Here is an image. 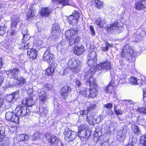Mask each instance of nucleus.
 <instances>
[{"mask_svg": "<svg viewBox=\"0 0 146 146\" xmlns=\"http://www.w3.org/2000/svg\"><path fill=\"white\" fill-rule=\"evenodd\" d=\"M77 31L75 29H70L65 33V36L67 38H68L70 45L74 44L80 41V38L77 35Z\"/></svg>", "mask_w": 146, "mask_h": 146, "instance_id": "nucleus-1", "label": "nucleus"}, {"mask_svg": "<svg viewBox=\"0 0 146 146\" xmlns=\"http://www.w3.org/2000/svg\"><path fill=\"white\" fill-rule=\"evenodd\" d=\"M67 65L70 69L76 73L79 72L80 70L81 63L78 59L73 58L69 60L67 62Z\"/></svg>", "mask_w": 146, "mask_h": 146, "instance_id": "nucleus-2", "label": "nucleus"}, {"mask_svg": "<svg viewBox=\"0 0 146 146\" xmlns=\"http://www.w3.org/2000/svg\"><path fill=\"white\" fill-rule=\"evenodd\" d=\"M79 93L80 94L88 98L95 97L98 94L97 89L95 88L88 89L85 88H82L80 90Z\"/></svg>", "mask_w": 146, "mask_h": 146, "instance_id": "nucleus-3", "label": "nucleus"}, {"mask_svg": "<svg viewBox=\"0 0 146 146\" xmlns=\"http://www.w3.org/2000/svg\"><path fill=\"white\" fill-rule=\"evenodd\" d=\"M96 72V69L94 70V68H91L90 70L88 71L85 74V77L86 78L89 77V78L86 82V84L87 85H89L91 87L96 88L97 86V84L95 82V79L92 76Z\"/></svg>", "mask_w": 146, "mask_h": 146, "instance_id": "nucleus-4", "label": "nucleus"}, {"mask_svg": "<svg viewBox=\"0 0 146 146\" xmlns=\"http://www.w3.org/2000/svg\"><path fill=\"white\" fill-rule=\"evenodd\" d=\"M137 52L132 50L129 45H126L125 46L121 53V56L123 57L127 58L129 60L131 59L132 56H136Z\"/></svg>", "mask_w": 146, "mask_h": 146, "instance_id": "nucleus-5", "label": "nucleus"}, {"mask_svg": "<svg viewBox=\"0 0 146 146\" xmlns=\"http://www.w3.org/2000/svg\"><path fill=\"white\" fill-rule=\"evenodd\" d=\"M30 90L32 91V93H31L29 96L23 100L22 102L23 104L28 107L31 106L34 104L35 102L34 100V98L37 94L36 92L33 91L32 90Z\"/></svg>", "mask_w": 146, "mask_h": 146, "instance_id": "nucleus-6", "label": "nucleus"}, {"mask_svg": "<svg viewBox=\"0 0 146 146\" xmlns=\"http://www.w3.org/2000/svg\"><path fill=\"white\" fill-rule=\"evenodd\" d=\"M64 134L65 139L68 142L73 141L77 136L76 132L72 131L68 128H65Z\"/></svg>", "mask_w": 146, "mask_h": 146, "instance_id": "nucleus-7", "label": "nucleus"}, {"mask_svg": "<svg viewBox=\"0 0 146 146\" xmlns=\"http://www.w3.org/2000/svg\"><path fill=\"white\" fill-rule=\"evenodd\" d=\"M17 111L16 114L17 115L24 116L27 114H29L30 113L29 110L26 107L22 106L21 105L18 106L15 109Z\"/></svg>", "mask_w": 146, "mask_h": 146, "instance_id": "nucleus-8", "label": "nucleus"}, {"mask_svg": "<svg viewBox=\"0 0 146 146\" xmlns=\"http://www.w3.org/2000/svg\"><path fill=\"white\" fill-rule=\"evenodd\" d=\"M60 26L58 24L54 25L52 29V34L51 38L53 40L57 39L60 34Z\"/></svg>", "mask_w": 146, "mask_h": 146, "instance_id": "nucleus-9", "label": "nucleus"}, {"mask_svg": "<svg viewBox=\"0 0 146 146\" xmlns=\"http://www.w3.org/2000/svg\"><path fill=\"white\" fill-rule=\"evenodd\" d=\"M111 64L108 61H106L100 63L97 65L95 67L92 68H94V70L96 69V71L98 69V70H103L106 71L108 70L110 68Z\"/></svg>", "mask_w": 146, "mask_h": 146, "instance_id": "nucleus-10", "label": "nucleus"}, {"mask_svg": "<svg viewBox=\"0 0 146 146\" xmlns=\"http://www.w3.org/2000/svg\"><path fill=\"white\" fill-rule=\"evenodd\" d=\"M20 71L19 69L14 68L11 70L7 71L6 73L9 78L16 79L18 77Z\"/></svg>", "mask_w": 146, "mask_h": 146, "instance_id": "nucleus-11", "label": "nucleus"}, {"mask_svg": "<svg viewBox=\"0 0 146 146\" xmlns=\"http://www.w3.org/2000/svg\"><path fill=\"white\" fill-rule=\"evenodd\" d=\"M79 17V14L78 11H75L72 15L69 16L68 19L70 24L76 25L77 24Z\"/></svg>", "mask_w": 146, "mask_h": 146, "instance_id": "nucleus-12", "label": "nucleus"}, {"mask_svg": "<svg viewBox=\"0 0 146 146\" xmlns=\"http://www.w3.org/2000/svg\"><path fill=\"white\" fill-rule=\"evenodd\" d=\"M87 48H88L89 50V54L88 55V59H93L95 60H97V54L96 52L93 50V48L94 46L93 45L91 46L90 44H86Z\"/></svg>", "mask_w": 146, "mask_h": 146, "instance_id": "nucleus-13", "label": "nucleus"}, {"mask_svg": "<svg viewBox=\"0 0 146 146\" xmlns=\"http://www.w3.org/2000/svg\"><path fill=\"white\" fill-rule=\"evenodd\" d=\"M50 50H47L44 53L43 56V59L44 61H46L49 64H54L52 59L53 54L50 53Z\"/></svg>", "mask_w": 146, "mask_h": 146, "instance_id": "nucleus-14", "label": "nucleus"}, {"mask_svg": "<svg viewBox=\"0 0 146 146\" xmlns=\"http://www.w3.org/2000/svg\"><path fill=\"white\" fill-rule=\"evenodd\" d=\"M85 50L84 47L83 45L78 44L75 46L74 52L75 54L80 55L82 54Z\"/></svg>", "mask_w": 146, "mask_h": 146, "instance_id": "nucleus-15", "label": "nucleus"}, {"mask_svg": "<svg viewBox=\"0 0 146 146\" xmlns=\"http://www.w3.org/2000/svg\"><path fill=\"white\" fill-rule=\"evenodd\" d=\"M58 5L59 8H62V6H64L67 5H69L75 7L76 5L75 4L72 3L71 1L68 0H58Z\"/></svg>", "mask_w": 146, "mask_h": 146, "instance_id": "nucleus-16", "label": "nucleus"}, {"mask_svg": "<svg viewBox=\"0 0 146 146\" xmlns=\"http://www.w3.org/2000/svg\"><path fill=\"white\" fill-rule=\"evenodd\" d=\"M50 65V66L45 70V74L47 75L51 76L53 74L56 66L54 63Z\"/></svg>", "mask_w": 146, "mask_h": 146, "instance_id": "nucleus-17", "label": "nucleus"}, {"mask_svg": "<svg viewBox=\"0 0 146 146\" xmlns=\"http://www.w3.org/2000/svg\"><path fill=\"white\" fill-rule=\"evenodd\" d=\"M70 88L68 86L63 87L61 90V95L63 98H66L70 92Z\"/></svg>", "mask_w": 146, "mask_h": 146, "instance_id": "nucleus-18", "label": "nucleus"}, {"mask_svg": "<svg viewBox=\"0 0 146 146\" xmlns=\"http://www.w3.org/2000/svg\"><path fill=\"white\" fill-rule=\"evenodd\" d=\"M20 21L19 16L17 15H13L11 17V25L13 27H16Z\"/></svg>", "mask_w": 146, "mask_h": 146, "instance_id": "nucleus-19", "label": "nucleus"}, {"mask_svg": "<svg viewBox=\"0 0 146 146\" xmlns=\"http://www.w3.org/2000/svg\"><path fill=\"white\" fill-rule=\"evenodd\" d=\"M18 92H15L11 94L8 95L6 97V100L9 102L14 101L15 100V99L18 97Z\"/></svg>", "mask_w": 146, "mask_h": 146, "instance_id": "nucleus-20", "label": "nucleus"}, {"mask_svg": "<svg viewBox=\"0 0 146 146\" xmlns=\"http://www.w3.org/2000/svg\"><path fill=\"white\" fill-rule=\"evenodd\" d=\"M46 139L49 142L51 143H54L56 140V137L50 133L46 134Z\"/></svg>", "mask_w": 146, "mask_h": 146, "instance_id": "nucleus-21", "label": "nucleus"}, {"mask_svg": "<svg viewBox=\"0 0 146 146\" xmlns=\"http://www.w3.org/2000/svg\"><path fill=\"white\" fill-rule=\"evenodd\" d=\"M27 54L31 58L35 59L36 58L37 51L35 49L29 48L28 49Z\"/></svg>", "mask_w": 146, "mask_h": 146, "instance_id": "nucleus-22", "label": "nucleus"}, {"mask_svg": "<svg viewBox=\"0 0 146 146\" xmlns=\"http://www.w3.org/2000/svg\"><path fill=\"white\" fill-rule=\"evenodd\" d=\"M39 99L43 103L47 100L48 97L46 92L42 91L39 94Z\"/></svg>", "mask_w": 146, "mask_h": 146, "instance_id": "nucleus-23", "label": "nucleus"}, {"mask_svg": "<svg viewBox=\"0 0 146 146\" xmlns=\"http://www.w3.org/2000/svg\"><path fill=\"white\" fill-rule=\"evenodd\" d=\"M118 26V23H115L111 25L110 27H108L107 30L110 33L116 32L117 26Z\"/></svg>", "mask_w": 146, "mask_h": 146, "instance_id": "nucleus-24", "label": "nucleus"}, {"mask_svg": "<svg viewBox=\"0 0 146 146\" xmlns=\"http://www.w3.org/2000/svg\"><path fill=\"white\" fill-rule=\"evenodd\" d=\"M52 9L48 7L42 9L40 14L43 16H48L52 12Z\"/></svg>", "mask_w": 146, "mask_h": 146, "instance_id": "nucleus-25", "label": "nucleus"}, {"mask_svg": "<svg viewBox=\"0 0 146 146\" xmlns=\"http://www.w3.org/2000/svg\"><path fill=\"white\" fill-rule=\"evenodd\" d=\"M16 80H17L16 82V83L21 86H23L26 83V79L21 76L18 77Z\"/></svg>", "mask_w": 146, "mask_h": 146, "instance_id": "nucleus-26", "label": "nucleus"}, {"mask_svg": "<svg viewBox=\"0 0 146 146\" xmlns=\"http://www.w3.org/2000/svg\"><path fill=\"white\" fill-rule=\"evenodd\" d=\"M125 137V134L124 133H123L122 131H120L117 132V138L118 141L123 140Z\"/></svg>", "mask_w": 146, "mask_h": 146, "instance_id": "nucleus-27", "label": "nucleus"}, {"mask_svg": "<svg viewBox=\"0 0 146 146\" xmlns=\"http://www.w3.org/2000/svg\"><path fill=\"white\" fill-rule=\"evenodd\" d=\"M29 136L28 135H25L23 134L20 135L17 137V139L19 141H27L29 138Z\"/></svg>", "mask_w": 146, "mask_h": 146, "instance_id": "nucleus-28", "label": "nucleus"}, {"mask_svg": "<svg viewBox=\"0 0 146 146\" xmlns=\"http://www.w3.org/2000/svg\"><path fill=\"white\" fill-rule=\"evenodd\" d=\"M139 146H146V136L143 135L140 138Z\"/></svg>", "mask_w": 146, "mask_h": 146, "instance_id": "nucleus-29", "label": "nucleus"}, {"mask_svg": "<svg viewBox=\"0 0 146 146\" xmlns=\"http://www.w3.org/2000/svg\"><path fill=\"white\" fill-rule=\"evenodd\" d=\"M131 129L134 133L136 135H139L141 133V131L138 128V126L135 125H132Z\"/></svg>", "mask_w": 146, "mask_h": 146, "instance_id": "nucleus-30", "label": "nucleus"}, {"mask_svg": "<svg viewBox=\"0 0 146 146\" xmlns=\"http://www.w3.org/2000/svg\"><path fill=\"white\" fill-rule=\"evenodd\" d=\"M36 12V10L32 9L29 10L27 14V16L28 17V19L33 18L35 16Z\"/></svg>", "mask_w": 146, "mask_h": 146, "instance_id": "nucleus-31", "label": "nucleus"}, {"mask_svg": "<svg viewBox=\"0 0 146 146\" xmlns=\"http://www.w3.org/2000/svg\"><path fill=\"white\" fill-rule=\"evenodd\" d=\"M95 119L92 121H90L91 124H96L99 123L103 119L102 115H100L99 117L96 118L95 117Z\"/></svg>", "mask_w": 146, "mask_h": 146, "instance_id": "nucleus-32", "label": "nucleus"}, {"mask_svg": "<svg viewBox=\"0 0 146 146\" xmlns=\"http://www.w3.org/2000/svg\"><path fill=\"white\" fill-rule=\"evenodd\" d=\"M135 8L137 10L143 9L145 7V6L141 1H139L135 4Z\"/></svg>", "mask_w": 146, "mask_h": 146, "instance_id": "nucleus-33", "label": "nucleus"}, {"mask_svg": "<svg viewBox=\"0 0 146 146\" xmlns=\"http://www.w3.org/2000/svg\"><path fill=\"white\" fill-rule=\"evenodd\" d=\"M52 87L51 84L46 83L43 85V89L45 91H48L50 90Z\"/></svg>", "mask_w": 146, "mask_h": 146, "instance_id": "nucleus-34", "label": "nucleus"}, {"mask_svg": "<svg viewBox=\"0 0 146 146\" xmlns=\"http://www.w3.org/2000/svg\"><path fill=\"white\" fill-rule=\"evenodd\" d=\"M105 90L107 93L111 94L114 92V88L111 86L108 85L106 87Z\"/></svg>", "mask_w": 146, "mask_h": 146, "instance_id": "nucleus-35", "label": "nucleus"}, {"mask_svg": "<svg viewBox=\"0 0 146 146\" xmlns=\"http://www.w3.org/2000/svg\"><path fill=\"white\" fill-rule=\"evenodd\" d=\"M39 112L41 114L44 115H46L48 112V109L44 107H40L39 108Z\"/></svg>", "mask_w": 146, "mask_h": 146, "instance_id": "nucleus-36", "label": "nucleus"}, {"mask_svg": "<svg viewBox=\"0 0 146 146\" xmlns=\"http://www.w3.org/2000/svg\"><path fill=\"white\" fill-rule=\"evenodd\" d=\"M19 118L15 114H13L12 119L10 121L15 123L16 124H18L19 122Z\"/></svg>", "mask_w": 146, "mask_h": 146, "instance_id": "nucleus-37", "label": "nucleus"}, {"mask_svg": "<svg viewBox=\"0 0 146 146\" xmlns=\"http://www.w3.org/2000/svg\"><path fill=\"white\" fill-rule=\"evenodd\" d=\"M129 83L131 85H136L137 79L134 77H131L129 79Z\"/></svg>", "mask_w": 146, "mask_h": 146, "instance_id": "nucleus-38", "label": "nucleus"}, {"mask_svg": "<svg viewBox=\"0 0 146 146\" xmlns=\"http://www.w3.org/2000/svg\"><path fill=\"white\" fill-rule=\"evenodd\" d=\"M95 23L100 28L103 27V23L100 18H98L96 19L95 21Z\"/></svg>", "mask_w": 146, "mask_h": 146, "instance_id": "nucleus-39", "label": "nucleus"}, {"mask_svg": "<svg viewBox=\"0 0 146 146\" xmlns=\"http://www.w3.org/2000/svg\"><path fill=\"white\" fill-rule=\"evenodd\" d=\"M13 114V112H7L5 114V117L6 119L10 121L12 116Z\"/></svg>", "mask_w": 146, "mask_h": 146, "instance_id": "nucleus-40", "label": "nucleus"}, {"mask_svg": "<svg viewBox=\"0 0 146 146\" xmlns=\"http://www.w3.org/2000/svg\"><path fill=\"white\" fill-rule=\"evenodd\" d=\"M135 110L137 112L143 113H146V108L144 107H139L137 109H135Z\"/></svg>", "mask_w": 146, "mask_h": 146, "instance_id": "nucleus-41", "label": "nucleus"}, {"mask_svg": "<svg viewBox=\"0 0 146 146\" xmlns=\"http://www.w3.org/2000/svg\"><path fill=\"white\" fill-rule=\"evenodd\" d=\"M87 118V120L88 123H89V124L90 125H94L95 124H91L90 123V121H92L94 120V119H95V116H89V115H86Z\"/></svg>", "mask_w": 146, "mask_h": 146, "instance_id": "nucleus-42", "label": "nucleus"}, {"mask_svg": "<svg viewBox=\"0 0 146 146\" xmlns=\"http://www.w3.org/2000/svg\"><path fill=\"white\" fill-rule=\"evenodd\" d=\"M85 134V135L81 137L80 139L81 140H84V139L86 137L87 138L89 137L91 135V133L89 131L87 130L86 131Z\"/></svg>", "mask_w": 146, "mask_h": 146, "instance_id": "nucleus-43", "label": "nucleus"}, {"mask_svg": "<svg viewBox=\"0 0 146 146\" xmlns=\"http://www.w3.org/2000/svg\"><path fill=\"white\" fill-rule=\"evenodd\" d=\"M96 107V105L95 103H92L90 104V106L87 108V110L89 111H92Z\"/></svg>", "mask_w": 146, "mask_h": 146, "instance_id": "nucleus-44", "label": "nucleus"}, {"mask_svg": "<svg viewBox=\"0 0 146 146\" xmlns=\"http://www.w3.org/2000/svg\"><path fill=\"white\" fill-rule=\"evenodd\" d=\"M109 124H110V125H109V128L110 130L111 131L112 130H114L115 129V123L110 121L108 122Z\"/></svg>", "mask_w": 146, "mask_h": 146, "instance_id": "nucleus-45", "label": "nucleus"}, {"mask_svg": "<svg viewBox=\"0 0 146 146\" xmlns=\"http://www.w3.org/2000/svg\"><path fill=\"white\" fill-rule=\"evenodd\" d=\"M135 103L132 100H127L126 102L127 107L129 108H130V107H133Z\"/></svg>", "mask_w": 146, "mask_h": 146, "instance_id": "nucleus-46", "label": "nucleus"}, {"mask_svg": "<svg viewBox=\"0 0 146 146\" xmlns=\"http://www.w3.org/2000/svg\"><path fill=\"white\" fill-rule=\"evenodd\" d=\"M117 106L114 105V111L117 115H121L122 114V111L120 109H117Z\"/></svg>", "mask_w": 146, "mask_h": 146, "instance_id": "nucleus-47", "label": "nucleus"}, {"mask_svg": "<svg viewBox=\"0 0 146 146\" xmlns=\"http://www.w3.org/2000/svg\"><path fill=\"white\" fill-rule=\"evenodd\" d=\"M40 134L37 132L35 133L33 135V140L35 141L38 139L40 138Z\"/></svg>", "mask_w": 146, "mask_h": 146, "instance_id": "nucleus-48", "label": "nucleus"}, {"mask_svg": "<svg viewBox=\"0 0 146 146\" xmlns=\"http://www.w3.org/2000/svg\"><path fill=\"white\" fill-rule=\"evenodd\" d=\"M95 3L96 4V7L99 8L103 5V3L100 1V0H94Z\"/></svg>", "mask_w": 146, "mask_h": 146, "instance_id": "nucleus-49", "label": "nucleus"}, {"mask_svg": "<svg viewBox=\"0 0 146 146\" xmlns=\"http://www.w3.org/2000/svg\"><path fill=\"white\" fill-rule=\"evenodd\" d=\"M117 80L119 84H123L126 83L125 78H119V79H117Z\"/></svg>", "mask_w": 146, "mask_h": 146, "instance_id": "nucleus-50", "label": "nucleus"}, {"mask_svg": "<svg viewBox=\"0 0 146 146\" xmlns=\"http://www.w3.org/2000/svg\"><path fill=\"white\" fill-rule=\"evenodd\" d=\"M94 59H88V64L89 66H92L94 65Z\"/></svg>", "mask_w": 146, "mask_h": 146, "instance_id": "nucleus-51", "label": "nucleus"}, {"mask_svg": "<svg viewBox=\"0 0 146 146\" xmlns=\"http://www.w3.org/2000/svg\"><path fill=\"white\" fill-rule=\"evenodd\" d=\"M27 29L26 28L24 29L23 30L22 33L23 35V37H24V38H25L26 36H28V35L27 34Z\"/></svg>", "mask_w": 146, "mask_h": 146, "instance_id": "nucleus-52", "label": "nucleus"}, {"mask_svg": "<svg viewBox=\"0 0 146 146\" xmlns=\"http://www.w3.org/2000/svg\"><path fill=\"white\" fill-rule=\"evenodd\" d=\"M104 107L109 110H110L112 108L113 105L111 103H108L104 105Z\"/></svg>", "mask_w": 146, "mask_h": 146, "instance_id": "nucleus-53", "label": "nucleus"}, {"mask_svg": "<svg viewBox=\"0 0 146 146\" xmlns=\"http://www.w3.org/2000/svg\"><path fill=\"white\" fill-rule=\"evenodd\" d=\"M119 24L118 23V26H117V33H120L121 31H122L123 29V27L121 26H118Z\"/></svg>", "mask_w": 146, "mask_h": 146, "instance_id": "nucleus-54", "label": "nucleus"}, {"mask_svg": "<svg viewBox=\"0 0 146 146\" xmlns=\"http://www.w3.org/2000/svg\"><path fill=\"white\" fill-rule=\"evenodd\" d=\"M76 84L78 87H80L82 85V83L78 80L76 79Z\"/></svg>", "mask_w": 146, "mask_h": 146, "instance_id": "nucleus-55", "label": "nucleus"}, {"mask_svg": "<svg viewBox=\"0 0 146 146\" xmlns=\"http://www.w3.org/2000/svg\"><path fill=\"white\" fill-rule=\"evenodd\" d=\"M90 29L92 33L91 34L93 35H94L95 34V32L94 30L93 27L92 26H90Z\"/></svg>", "mask_w": 146, "mask_h": 146, "instance_id": "nucleus-56", "label": "nucleus"}, {"mask_svg": "<svg viewBox=\"0 0 146 146\" xmlns=\"http://www.w3.org/2000/svg\"><path fill=\"white\" fill-rule=\"evenodd\" d=\"M1 129H2L1 130V133L3 134L1 135V137L3 138L5 137V134H3L5 132L4 129H5V127H2Z\"/></svg>", "mask_w": 146, "mask_h": 146, "instance_id": "nucleus-57", "label": "nucleus"}, {"mask_svg": "<svg viewBox=\"0 0 146 146\" xmlns=\"http://www.w3.org/2000/svg\"><path fill=\"white\" fill-rule=\"evenodd\" d=\"M109 143L108 141H105L102 142L101 144V146H109Z\"/></svg>", "mask_w": 146, "mask_h": 146, "instance_id": "nucleus-58", "label": "nucleus"}, {"mask_svg": "<svg viewBox=\"0 0 146 146\" xmlns=\"http://www.w3.org/2000/svg\"><path fill=\"white\" fill-rule=\"evenodd\" d=\"M143 80L142 79H138L137 80V84H138L139 85H142L143 84Z\"/></svg>", "mask_w": 146, "mask_h": 146, "instance_id": "nucleus-59", "label": "nucleus"}, {"mask_svg": "<svg viewBox=\"0 0 146 146\" xmlns=\"http://www.w3.org/2000/svg\"><path fill=\"white\" fill-rule=\"evenodd\" d=\"M86 127V126L85 125H82L80 126L79 127V130L80 131L84 130L85 129Z\"/></svg>", "mask_w": 146, "mask_h": 146, "instance_id": "nucleus-60", "label": "nucleus"}, {"mask_svg": "<svg viewBox=\"0 0 146 146\" xmlns=\"http://www.w3.org/2000/svg\"><path fill=\"white\" fill-rule=\"evenodd\" d=\"M1 31H2L3 32L2 33V34H4L5 32L7 30V28L6 27H5L4 26L3 27L1 26Z\"/></svg>", "mask_w": 146, "mask_h": 146, "instance_id": "nucleus-61", "label": "nucleus"}, {"mask_svg": "<svg viewBox=\"0 0 146 146\" xmlns=\"http://www.w3.org/2000/svg\"><path fill=\"white\" fill-rule=\"evenodd\" d=\"M101 50L104 51H106L108 50V46L106 45L105 47H101Z\"/></svg>", "mask_w": 146, "mask_h": 146, "instance_id": "nucleus-62", "label": "nucleus"}, {"mask_svg": "<svg viewBox=\"0 0 146 146\" xmlns=\"http://www.w3.org/2000/svg\"><path fill=\"white\" fill-rule=\"evenodd\" d=\"M115 84V82L114 81L112 80L110 82L108 86H110L114 88Z\"/></svg>", "mask_w": 146, "mask_h": 146, "instance_id": "nucleus-63", "label": "nucleus"}, {"mask_svg": "<svg viewBox=\"0 0 146 146\" xmlns=\"http://www.w3.org/2000/svg\"><path fill=\"white\" fill-rule=\"evenodd\" d=\"M100 140L99 137H94L93 138V141L95 142H97Z\"/></svg>", "mask_w": 146, "mask_h": 146, "instance_id": "nucleus-64", "label": "nucleus"}]
</instances>
